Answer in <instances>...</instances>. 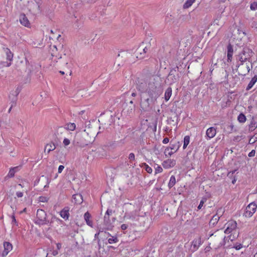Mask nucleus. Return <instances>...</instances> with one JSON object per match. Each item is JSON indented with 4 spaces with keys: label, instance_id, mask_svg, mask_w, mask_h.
<instances>
[{
    "label": "nucleus",
    "instance_id": "obj_1",
    "mask_svg": "<svg viewBox=\"0 0 257 257\" xmlns=\"http://www.w3.org/2000/svg\"><path fill=\"white\" fill-rule=\"evenodd\" d=\"M155 77L152 76L138 80L137 89L140 92L141 96L142 93H147L152 100H156L161 94V91L155 84Z\"/></svg>",
    "mask_w": 257,
    "mask_h": 257
},
{
    "label": "nucleus",
    "instance_id": "obj_2",
    "mask_svg": "<svg viewBox=\"0 0 257 257\" xmlns=\"http://www.w3.org/2000/svg\"><path fill=\"white\" fill-rule=\"evenodd\" d=\"M112 213V210L108 209L105 212L103 218L102 226L99 227V232H103L105 230H111L113 227L112 223L115 220V218H112V220L109 218V216Z\"/></svg>",
    "mask_w": 257,
    "mask_h": 257
},
{
    "label": "nucleus",
    "instance_id": "obj_3",
    "mask_svg": "<svg viewBox=\"0 0 257 257\" xmlns=\"http://www.w3.org/2000/svg\"><path fill=\"white\" fill-rule=\"evenodd\" d=\"M52 221H50L48 218L46 212L43 209H38L37 211L36 218L35 223L39 225H44L51 224Z\"/></svg>",
    "mask_w": 257,
    "mask_h": 257
},
{
    "label": "nucleus",
    "instance_id": "obj_4",
    "mask_svg": "<svg viewBox=\"0 0 257 257\" xmlns=\"http://www.w3.org/2000/svg\"><path fill=\"white\" fill-rule=\"evenodd\" d=\"M225 238L226 237L222 233L221 234H212L210 239L211 242L209 243V245L211 244L215 249L219 248L224 244Z\"/></svg>",
    "mask_w": 257,
    "mask_h": 257
},
{
    "label": "nucleus",
    "instance_id": "obj_5",
    "mask_svg": "<svg viewBox=\"0 0 257 257\" xmlns=\"http://www.w3.org/2000/svg\"><path fill=\"white\" fill-rule=\"evenodd\" d=\"M254 54L251 49L245 47L238 55V59L240 61V65H242L243 62L246 61H250V58Z\"/></svg>",
    "mask_w": 257,
    "mask_h": 257
},
{
    "label": "nucleus",
    "instance_id": "obj_6",
    "mask_svg": "<svg viewBox=\"0 0 257 257\" xmlns=\"http://www.w3.org/2000/svg\"><path fill=\"white\" fill-rule=\"evenodd\" d=\"M177 69H178V67L172 69L168 76L167 80L170 85L176 82L179 80V77L178 74H176Z\"/></svg>",
    "mask_w": 257,
    "mask_h": 257
},
{
    "label": "nucleus",
    "instance_id": "obj_7",
    "mask_svg": "<svg viewBox=\"0 0 257 257\" xmlns=\"http://www.w3.org/2000/svg\"><path fill=\"white\" fill-rule=\"evenodd\" d=\"M257 206L254 202L248 204L245 208L243 215L246 217H250L255 213Z\"/></svg>",
    "mask_w": 257,
    "mask_h": 257
},
{
    "label": "nucleus",
    "instance_id": "obj_8",
    "mask_svg": "<svg viewBox=\"0 0 257 257\" xmlns=\"http://www.w3.org/2000/svg\"><path fill=\"white\" fill-rule=\"evenodd\" d=\"M150 47V44H148L146 46H145V44L143 43L138 48L137 50V53L140 54V56H137V58H139V59H142L144 58V55L146 54L148 49Z\"/></svg>",
    "mask_w": 257,
    "mask_h": 257
},
{
    "label": "nucleus",
    "instance_id": "obj_9",
    "mask_svg": "<svg viewBox=\"0 0 257 257\" xmlns=\"http://www.w3.org/2000/svg\"><path fill=\"white\" fill-rule=\"evenodd\" d=\"M227 224V226L224 232L226 234L230 233L237 227V223L234 220L229 221Z\"/></svg>",
    "mask_w": 257,
    "mask_h": 257
},
{
    "label": "nucleus",
    "instance_id": "obj_10",
    "mask_svg": "<svg viewBox=\"0 0 257 257\" xmlns=\"http://www.w3.org/2000/svg\"><path fill=\"white\" fill-rule=\"evenodd\" d=\"M4 249L2 253V255L3 257H5L9 253L11 250H12L13 246L11 243L5 241L4 242Z\"/></svg>",
    "mask_w": 257,
    "mask_h": 257
},
{
    "label": "nucleus",
    "instance_id": "obj_11",
    "mask_svg": "<svg viewBox=\"0 0 257 257\" xmlns=\"http://www.w3.org/2000/svg\"><path fill=\"white\" fill-rule=\"evenodd\" d=\"M60 215L64 220H67L69 219L70 215L69 214V207H65L60 212Z\"/></svg>",
    "mask_w": 257,
    "mask_h": 257
},
{
    "label": "nucleus",
    "instance_id": "obj_12",
    "mask_svg": "<svg viewBox=\"0 0 257 257\" xmlns=\"http://www.w3.org/2000/svg\"><path fill=\"white\" fill-rule=\"evenodd\" d=\"M162 165L165 168H172L176 165V161L173 159H168L164 161Z\"/></svg>",
    "mask_w": 257,
    "mask_h": 257
},
{
    "label": "nucleus",
    "instance_id": "obj_13",
    "mask_svg": "<svg viewBox=\"0 0 257 257\" xmlns=\"http://www.w3.org/2000/svg\"><path fill=\"white\" fill-rule=\"evenodd\" d=\"M216 134V130L214 127H210L208 128L206 132V137L209 139H210L211 138H213Z\"/></svg>",
    "mask_w": 257,
    "mask_h": 257
},
{
    "label": "nucleus",
    "instance_id": "obj_14",
    "mask_svg": "<svg viewBox=\"0 0 257 257\" xmlns=\"http://www.w3.org/2000/svg\"><path fill=\"white\" fill-rule=\"evenodd\" d=\"M151 101H152L153 100H151V98H148L147 99H145L144 100V101L141 103V106L144 110L146 111V110H148L150 108V102Z\"/></svg>",
    "mask_w": 257,
    "mask_h": 257
},
{
    "label": "nucleus",
    "instance_id": "obj_15",
    "mask_svg": "<svg viewBox=\"0 0 257 257\" xmlns=\"http://www.w3.org/2000/svg\"><path fill=\"white\" fill-rule=\"evenodd\" d=\"M227 62H230L232 61V55L233 53V46L231 44H229L227 46Z\"/></svg>",
    "mask_w": 257,
    "mask_h": 257
},
{
    "label": "nucleus",
    "instance_id": "obj_16",
    "mask_svg": "<svg viewBox=\"0 0 257 257\" xmlns=\"http://www.w3.org/2000/svg\"><path fill=\"white\" fill-rule=\"evenodd\" d=\"M20 22L21 24L25 27H28L30 25L29 21L26 15L24 14H21L20 16Z\"/></svg>",
    "mask_w": 257,
    "mask_h": 257
},
{
    "label": "nucleus",
    "instance_id": "obj_17",
    "mask_svg": "<svg viewBox=\"0 0 257 257\" xmlns=\"http://www.w3.org/2000/svg\"><path fill=\"white\" fill-rule=\"evenodd\" d=\"M180 143L179 142H173L171 141L170 143V146L169 148H167L168 150L170 149L171 150L176 152L180 147Z\"/></svg>",
    "mask_w": 257,
    "mask_h": 257
},
{
    "label": "nucleus",
    "instance_id": "obj_18",
    "mask_svg": "<svg viewBox=\"0 0 257 257\" xmlns=\"http://www.w3.org/2000/svg\"><path fill=\"white\" fill-rule=\"evenodd\" d=\"M91 217V216L88 212H86V213H85V214L84 215V218L86 221V224L88 226H89L90 227H92L93 222H92V220H90Z\"/></svg>",
    "mask_w": 257,
    "mask_h": 257
},
{
    "label": "nucleus",
    "instance_id": "obj_19",
    "mask_svg": "<svg viewBox=\"0 0 257 257\" xmlns=\"http://www.w3.org/2000/svg\"><path fill=\"white\" fill-rule=\"evenodd\" d=\"M220 218V216L218 214H215L213 216L212 218L210 219L209 224L210 226H214L215 225H216L219 219Z\"/></svg>",
    "mask_w": 257,
    "mask_h": 257
},
{
    "label": "nucleus",
    "instance_id": "obj_20",
    "mask_svg": "<svg viewBox=\"0 0 257 257\" xmlns=\"http://www.w3.org/2000/svg\"><path fill=\"white\" fill-rule=\"evenodd\" d=\"M73 199L76 204H80L83 202L82 196L80 194H74L73 195Z\"/></svg>",
    "mask_w": 257,
    "mask_h": 257
},
{
    "label": "nucleus",
    "instance_id": "obj_21",
    "mask_svg": "<svg viewBox=\"0 0 257 257\" xmlns=\"http://www.w3.org/2000/svg\"><path fill=\"white\" fill-rule=\"evenodd\" d=\"M94 152H95V154L99 157H102L106 155L105 150L101 147L97 148Z\"/></svg>",
    "mask_w": 257,
    "mask_h": 257
},
{
    "label": "nucleus",
    "instance_id": "obj_22",
    "mask_svg": "<svg viewBox=\"0 0 257 257\" xmlns=\"http://www.w3.org/2000/svg\"><path fill=\"white\" fill-rule=\"evenodd\" d=\"M65 132H66L65 127L63 126H58L55 131V135L57 137H60Z\"/></svg>",
    "mask_w": 257,
    "mask_h": 257
},
{
    "label": "nucleus",
    "instance_id": "obj_23",
    "mask_svg": "<svg viewBox=\"0 0 257 257\" xmlns=\"http://www.w3.org/2000/svg\"><path fill=\"white\" fill-rule=\"evenodd\" d=\"M56 149L55 144L53 142L48 144L45 146V151L47 150V153H49L51 151L54 150Z\"/></svg>",
    "mask_w": 257,
    "mask_h": 257
},
{
    "label": "nucleus",
    "instance_id": "obj_24",
    "mask_svg": "<svg viewBox=\"0 0 257 257\" xmlns=\"http://www.w3.org/2000/svg\"><path fill=\"white\" fill-rule=\"evenodd\" d=\"M257 81V75H254L250 80V81L249 82L248 85L246 87V90L247 91L250 90L253 85L255 84V83Z\"/></svg>",
    "mask_w": 257,
    "mask_h": 257
},
{
    "label": "nucleus",
    "instance_id": "obj_25",
    "mask_svg": "<svg viewBox=\"0 0 257 257\" xmlns=\"http://www.w3.org/2000/svg\"><path fill=\"white\" fill-rule=\"evenodd\" d=\"M172 93V88L169 87H168L165 91V99L166 101H168L170 98Z\"/></svg>",
    "mask_w": 257,
    "mask_h": 257
},
{
    "label": "nucleus",
    "instance_id": "obj_26",
    "mask_svg": "<svg viewBox=\"0 0 257 257\" xmlns=\"http://www.w3.org/2000/svg\"><path fill=\"white\" fill-rule=\"evenodd\" d=\"M5 52L7 55V59L10 61H12L13 58V53L11 51L9 48H4Z\"/></svg>",
    "mask_w": 257,
    "mask_h": 257
},
{
    "label": "nucleus",
    "instance_id": "obj_27",
    "mask_svg": "<svg viewBox=\"0 0 257 257\" xmlns=\"http://www.w3.org/2000/svg\"><path fill=\"white\" fill-rule=\"evenodd\" d=\"M192 244L193 245L194 248H195L196 249L198 248V247L201 244V237H199L198 239H194L192 241Z\"/></svg>",
    "mask_w": 257,
    "mask_h": 257
},
{
    "label": "nucleus",
    "instance_id": "obj_28",
    "mask_svg": "<svg viewBox=\"0 0 257 257\" xmlns=\"http://www.w3.org/2000/svg\"><path fill=\"white\" fill-rule=\"evenodd\" d=\"M18 167H16L13 168H11L9 172V173L7 175V177L9 178L13 177L15 176V174L16 172L18 170Z\"/></svg>",
    "mask_w": 257,
    "mask_h": 257
},
{
    "label": "nucleus",
    "instance_id": "obj_29",
    "mask_svg": "<svg viewBox=\"0 0 257 257\" xmlns=\"http://www.w3.org/2000/svg\"><path fill=\"white\" fill-rule=\"evenodd\" d=\"M11 99V107H15L16 105L18 98L16 96L10 95L9 96Z\"/></svg>",
    "mask_w": 257,
    "mask_h": 257
},
{
    "label": "nucleus",
    "instance_id": "obj_30",
    "mask_svg": "<svg viewBox=\"0 0 257 257\" xmlns=\"http://www.w3.org/2000/svg\"><path fill=\"white\" fill-rule=\"evenodd\" d=\"M176 183V178L174 176H172L170 177L169 182L168 183V187L171 188L173 187Z\"/></svg>",
    "mask_w": 257,
    "mask_h": 257
},
{
    "label": "nucleus",
    "instance_id": "obj_31",
    "mask_svg": "<svg viewBox=\"0 0 257 257\" xmlns=\"http://www.w3.org/2000/svg\"><path fill=\"white\" fill-rule=\"evenodd\" d=\"M66 131L67 130H70V131H74L76 128V125L74 123H68L66 125Z\"/></svg>",
    "mask_w": 257,
    "mask_h": 257
},
{
    "label": "nucleus",
    "instance_id": "obj_32",
    "mask_svg": "<svg viewBox=\"0 0 257 257\" xmlns=\"http://www.w3.org/2000/svg\"><path fill=\"white\" fill-rule=\"evenodd\" d=\"M196 0H187L183 5L184 9H187L191 7Z\"/></svg>",
    "mask_w": 257,
    "mask_h": 257
},
{
    "label": "nucleus",
    "instance_id": "obj_33",
    "mask_svg": "<svg viewBox=\"0 0 257 257\" xmlns=\"http://www.w3.org/2000/svg\"><path fill=\"white\" fill-rule=\"evenodd\" d=\"M124 218L131 219L134 220L136 218V215L133 214V213H125L124 216Z\"/></svg>",
    "mask_w": 257,
    "mask_h": 257
},
{
    "label": "nucleus",
    "instance_id": "obj_34",
    "mask_svg": "<svg viewBox=\"0 0 257 257\" xmlns=\"http://www.w3.org/2000/svg\"><path fill=\"white\" fill-rule=\"evenodd\" d=\"M237 120H238V121L239 122L243 123L246 120V116H245V115L244 114H243L242 113H241L238 116Z\"/></svg>",
    "mask_w": 257,
    "mask_h": 257
},
{
    "label": "nucleus",
    "instance_id": "obj_35",
    "mask_svg": "<svg viewBox=\"0 0 257 257\" xmlns=\"http://www.w3.org/2000/svg\"><path fill=\"white\" fill-rule=\"evenodd\" d=\"M257 127V125L256 124V122L254 121H251L250 123L249 124L248 126V130L249 132H252Z\"/></svg>",
    "mask_w": 257,
    "mask_h": 257
},
{
    "label": "nucleus",
    "instance_id": "obj_36",
    "mask_svg": "<svg viewBox=\"0 0 257 257\" xmlns=\"http://www.w3.org/2000/svg\"><path fill=\"white\" fill-rule=\"evenodd\" d=\"M190 142V137L189 136H186L184 138V144H183V149H185L188 145L189 144Z\"/></svg>",
    "mask_w": 257,
    "mask_h": 257
},
{
    "label": "nucleus",
    "instance_id": "obj_37",
    "mask_svg": "<svg viewBox=\"0 0 257 257\" xmlns=\"http://www.w3.org/2000/svg\"><path fill=\"white\" fill-rule=\"evenodd\" d=\"M21 89H22L21 87L18 86L17 87V88L16 89L15 91H13L11 93V95H12V96H15L17 97L18 95H19V94L20 93V92H21Z\"/></svg>",
    "mask_w": 257,
    "mask_h": 257
},
{
    "label": "nucleus",
    "instance_id": "obj_38",
    "mask_svg": "<svg viewBox=\"0 0 257 257\" xmlns=\"http://www.w3.org/2000/svg\"><path fill=\"white\" fill-rule=\"evenodd\" d=\"M118 239L116 236H112L111 238H109L108 239V242L110 244L117 242H118Z\"/></svg>",
    "mask_w": 257,
    "mask_h": 257
},
{
    "label": "nucleus",
    "instance_id": "obj_39",
    "mask_svg": "<svg viewBox=\"0 0 257 257\" xmlns=\"http://www.w3.org/2000/svg\"><path fill=\"white\" fill-rule=\"evenodd\" d=\"M143 166H144V168L145 170L149 174H151L152 173V169L146 163H144Z\"/></svg>",
    "mask_w": 257,
    "mask_h": 257
},
{
    "label": "nucleus",
    "instance_id": "obj_40",
    "mask_svg": "<svg viewBox=\"0 0 257 257\" xmlns=\"http://www.w3.org/2000/svg\"><path fill=\"white\" fill-rule=\"evenodd\" d=\"M249 71H250L249 66V65H246L245 66L244 70L242 71V73H241L240 74L242 75H245L246 74L249 73Z\"/></svg>",
    "mask_w": 257,
    "mask_h": 257
},
{
    "label": "nucleus",
    "instance_id": "obj_41",
    "mask_svg": "<svg viewBox=\"0 0 257 257\" xmlns=\"http://www.w3.org/2000/svg\"><path fill=\"white\" fill-rule=\"evenodd\" d=\"M79 145L81 147H84V146H87L89 143H90V141H86L85 140L84 141H81Z\"/></svg>",
    "mask_w": 257,
    "mask_h": 257
},
{
    "label": "nucleus",
    "instance_id": "obj_42",
    "mask_svg": "<svg viewBox=\"0 0 257 257\" xmlns=\"http://www.w3.org/2000/svg\"><path fill=\"white\" fill-rule=\"evenodd\" d=\"M250 8L251 10L255 11L257 10V2H254L250 4Z\"/></svg>",
    "mask_w": 257,
    "mask_h": 257
},
{
    "label": "nucleus",
    "instance_id": "obj_43",
    "mask_svg": "<svg viewBox=\"0 0 257 257\" xmlns=\"http://www.w3.org/2000/svg\"><path fill=\"white\" fill-rule=\"evenodd\" d=\"M206 200L207 199L205 198H203L202 199V200L200 202L199 205L198 206V209H200L202 208L204 203L206 201Z\"/></svg>",
    "mask_w": 257,
    "mask_h": 257
},
{
    "label": "nucleus",
    "instance_id": "obj_44",
    "mask_svg": "<svg viewBox=\"0 0 257 257\" xmlns=\"http://www.w3.org/2000/svg\"><path fill=\"white\" fill-rule=\"evenodd\" d=\"M128 159L130 160V162H132L135 160V155L134 153H131L128 155Z\"/></svg>",
    "mask_w": 257,
    "mask_h": 257
},
{
    "label": "nucleus",
    "instance_id": "obj_45",
    "mask_svg": "<svg viewBox=\"0 0 257 257\" xmlns=\"http://www.w3.org/2000/svg\"><path fill=\"white\" fill-rule=\"evenodd\" d=\"M162 171H163V169L160 166H157L155 168V174H156L157 173H161Z\"/></svg>",
    "mask_w": 257,
    "mask_h": 257
},
{
    "label": "nucleus",
    "instance_id": "obj_46",
    "mask_svg": "<svg viewBox=\"0 0 257 257\" xmlns=\"http://www.w3.org/2000/svg\"><path fill=\"white\" fill-rule=\"evenodd\" d=\"M63 143L64 146L66 147L70 144V141L69 139H68L67 138H65L63 140Z\"/></svg>",
    "mask_w": 257,
    "mask_h": 257
},
{
    "label": "nucleus",
    "instance_id": "obj_47",
    "mask_svg": "<svg viewBox=\"0 0 257 257\" xmlns=\"http://www.w3.org/2000/svg\"><path fill=\"white\" fill-rule=\"evenodd\" d=\"M48 199L44 196H41L39 197V201L42 202H46L48 201Z\"/></svg>",
    "mask_w": 257,
    "mask_h": 257
},
{
    "label": "nucleus",
    "instance_id": "obj_48",
    "mask_svg": "<svg viewBox=\"0 0 257 257\" xmlns=\"http://www.w3.org/2000/svg\"><path fill=\"white\" fill-rule=\"evenodd\" d=\"M238 236V234H236V235H233L232 236L231 235L228 236L227 237L229 238V239L231 241H233L236 238H237Z\"/></svg>",
    "mask_w": 257,
    "mask_h": 257
},
{
    "label": "nucleus",
    "instance_id": "obj_49",
    "mask_svg": "<svg viewBox=\"0 0 257 257\" xmlns=\"http://www.w3.org/2000/svg\"><path fill=\"white\" fill-rule=\"evenodd\" d=\"M12 223L13 224H15V225H16L17 226H18V222L15 218V216L14 215V214H13L12 216Z\"/></svg>",
    "mask_w": 257,
    "mask_h": 257
},
{
    "label": "nucleus",
    "instance_id": "obj_50",
    "mask_svg": "<svg viewBox=\"0 0 257 257\" xmlns=\"http://www.w3.org/2000/svg\"><path fill=\"white\" fill-rule=\"evenodd\" d=\"M134 108H135V105L130 106V108H128L127 110H126L127 113L130 114V113H132L133 110L134 109Z\"/></svg>",
    "mask_w": 257,
    "mask_h": 257
},
{
    "label": "nucleus",
    "instance_id": "obj_51",
    "mask_svg": "<svg viewBox=\"0 0 257 257\" xmlns=\"http://www.w3.org/2000/svg\"><path fill=\"white\" fill-rule=\"evenodd\" d=\"M227 128L229 130V133H231L233 131L234 125L232 124L227 125Z\"/></svg>",
    "mask_w": 257,
    "mask_h": 257
},
{
    "label": "nucleus",
    "instance_id": "obj_52",
    "mask_svg": "<svg viewBox=\"0 0 257 257\" xmlns=\"http://www.w3.org/2000/svg\"><path fill=\"white\" fill-rule=\"evenodd\" d=\"M242 247V245L240 243H239V244H235V245L234 246V247L236 249V250H239L240 249H241Z\"/></svg>",
    "mask_w": 257,
    "mask_h": 257
},
{
    "label": "nucleus",
    "instance_id": "obj_53",
    "mask_svg": "<svg viewBox=\"0 0 257 257\" xmlns=\"http://www.w3.org/2000/svg\"><path fill=\"white\" fill-rule=\"evenodd\" d=\"M255 154V151L254 150H252L249 153L248 156L249 157H254Z\"/></svg>",
    "mask_w": 257,
    "mask_h": 257
},
{
    "label": "nucleus",
    "instance_id": "obj_54",
    "mask_svg": "<svg viewBox=\"0 0 257 257\" xmlns=\"http://www.w3.org/2000/svg\"><path fill=\"white\" fill-rule=\"evenodd\" d=\"M60 63H61L62 65L64 66V68H67L68 70L69 69V64H68V62H65V63H62L61 62H59Z\"/></svg>",
    "mask_w": 257,
    "mask_h": 257
},
{
    "label": "nucleus",
    "instance_id": "obj_55",
    "mask_svg": "<svg viewBox=\"0 0 257 257\" xmlns=\"http://www.w3.org/2000/svg\"><path fill=\"white\" fill-rule=\"evenodd\" d=\"M64 168V166L63 165H60L58 168V173H61Z\"/></svg>",
    "mask_w": 257,
    "mask_h": 257
},
{
    "label": "nucleus",
    "instance_id": "obj_56",
    "mask_svg": "<svg viewBox=\"0 0 257 257\" xmlns=\"http://www.w3.org/2000/svg\"><path fill=\"white\" fill-rule=\"evenodd\" d=\"M16 195L18 198L22 197L23 196V193L22 192H17Z\"/></svg>",
    "mask_w": 257,
    "mask_h": 257
},
{
    "label": "nucleus",
    "instance_id": "obj_57",
    "mask_svg": "<svg viewBox=\"0 0 257 257\" xmlns=\"http://www.w3.org/2000/svg\"><path fill=\"white\" fill-rule=\"evenodd\" d=\"M128 227V225L125 224H123L121 225V229L123 230L126 229Z\"/></svg>",
    "mask_w": 257,
    "mask_h": 257
},
{
    "label": "nucleus",
    "instance_id": "obj_58",
    "mask_svg": "<svg viewBox=\"0 0 257 257\" xmlns=\"http://www.w3.org/2000/svg\"><path fill=\"white\" fill-rule=\"evenodd\" d=\"M236 170H234L233 171H230L228 173L227 176L231 177L236 172Z\"/></svg>",
    "mask_w": 257,
    "mask_h": 257
},
{
    "label": "nucleus",
    "instance_id": "obj_59",
    "mask_svg": "<svg viewBox=\"0 0 257 257\" xmlns=\"http://www.w3.org/2000/svg\"><path fill=\"white\" fill-rule=\"evenodd\" d=\"M84 93H86V91H84V90H80L78 92H77V94L78 95H81L82 96H83V94Z\"/></svg>",
    "mask_w": 257,
    "mask_h": 257
},
{
    "label": "nucleus",
    "instance_id": "obj_60",
    "mask_svg": "<svg viewBox=\"0 0 257 257\" xmlns=\"http://www.w3.org/2000/svg\"><path fill=\"white\" fill-rule=\"evenodd\" d=\"M251 27L257 29V23H256L255 21L252 22L251 23Z\"/></svg>",
    "mask_w": 257,
    "mask_h": 257
},
{
    "label": "nucleus",
    "instance_id": "obj_61",
    "mask_svg": "<svg viewBox=\"0 0 257 257\" xmlns=\"http://www.w3.org/2000/svg\"><path fill=\"white\" fill-rule=\"evenodd\" d=\"M169 142V139L168 138H165L163 140V143L164 144H167Z\"/></svg>",
    "mask_w": 257,
    "mask_h": 257
},
{
    "label": "nucleus",
    "instance_id": "obj_62",
    "mask_svg": "<svg viewBox=\"0 0 257 257\" xmlns=\"http://www.w3.org/2000/svg\"><path fill=\"white\" fill-rule=\"evenodd\" d=\"M59 253L58 250H54L52 252V254L54 256L57 255Z\"/></svg>",
    "mask_w": 257,
    "mask_h": 257
},
{
    "label": "nucleus",
    "instance_id": "obj_63",
    "mask_svg": "<svg viewBox=\"0 0 257 257\" xmlns=\"http://www.w3.org/2000/svg\"><path fill=\"white\" fill-rule=\"evenodd\" d=\"M56 245H57V248L58 250L60 249L61 248V246H62L61 243H57L56 244Z\"/></svg>",
    "mask_w": 257,
    "mask_h": 257
},
{
    "label": "nucleus",
    "instance_id": "obj_64",
    "mask_svg": "<svg viewBox=\"0 0 257 257\" xmlns=\"http://www.w3.org/2000/svg\"><path fill=\"white\" fill-rule=\"evenodd\" d=\"M131 95H132V96H133V97H135V96H136L137 95V92H136V91H135V92H132V94H131Z\"/></svg>",
    "mask_w": 257,
    "mask_h": 257
}]
</instances>
